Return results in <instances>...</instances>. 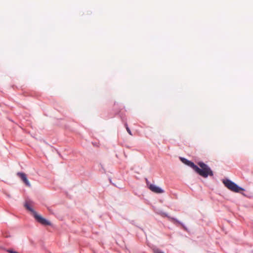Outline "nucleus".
Listing matches in <instances>:
<instances>
[{
	"instance_id": "obj_11",
	"label": "nucleus",
	"mask_w": 253,
	"mask_h": 253,
	"mask_svg": "<svg viewBox=\"0 0 253 253\" xmlns=\"http://www.w3.org/2000/svg\"><path fill=\"white\" fill-rule=\"evenodd\" d=\"M100 166H101V169L102 170V172L105 173L106 172L105 169L104 168V167H103L102 165L100 164Z\"/></svg>"
},
{
	"instance_id": "obj_1",
	"label": "nucleus",
	"mask_w": 253,
	"mask_h": 253,
	"mask_svg": "<svg viewBox=\"0 0 253 253\" xmlns=\"http://www.w3.org/2000/svg\"><path fill=\"white\" fill-rule=\"evenodd\" d=\"M181 161L186 165L192 168L194 171L200 176L207 178L208 176H213V173L211 169L203 162L198 163V166L196 165L193 162L190 161L187 159L183 157H180Z\"/></svg>"
},
{
	"instance_id": "obj_7",
	"label": "nucleus",
	"mask_w": 253,
	"mask_h": 253,
	"mask_svg": "<svg viewBox=\"0 0 253 253\" xmlns=\"http://www.w3.org/2000/svg\"><path fill=\"white\" fill-rule=\"evenodd\" d=\"M153 252L154 253H164V252L161 251L157 248H154L152 249Z\"/></svg>"
},
{
	"instance_id": "obj_2",
	"label": "nucleus",
	"mask_w": 253,
	"mask_h": 253,
	"mask_svg": "<svg viewBox=\"0 0 253 253\" xmlns=\"http://www.w3.org/2000/svg\"><path fill=\"white\" fill-rule=\"evenodd\" d=\"M25 207L30 211H31L36 220L43 225H51V222L42 217L40 215H39L37 212L30 206V204L28 202H26L24 205Z\"/></svg>"
},
{
	"instance_id": "obj_14",
	"label": "nucleus",
	"mask_w": 253,
	"mask_h": 253,
	"mask_svg": "<svg viewBox=\"0 0 253 253\" xmlns=\"http://www.w3.org/2000/svg\"><path fill=\"white\" fill-rule=\"evenodd\" d=\"M93 145H95L96 143H93Z\"/></svg>"
},
{
	"instance_id": "obj_8",
	"label": "nucleus",
	"mask_w": 253,
	"mask_h": 253,
	"mask_svg": "<svg viewBox=\"0 0 253 253\" xmlns=\"http://www.w3.org/2000/svg\"><path fill=\"white\" fill-rule=\"evenodd\" d=\"M125 126H126V130H127V131L128 132V133L129 134L132 135V134H131V131H130V129L129 128V127H128L127 125V124H126V123H125Z\"/></svg>"
},
{
	"instance_id": "obj_6",
	"label": "nucleus",
	"mask_w": 253,
	"mask_h": 253,
	"mask_svg": "<svg viewBox=\"0 0 253 253\" xmlns=\"http://www.w3.org/2000/svg\"><path fill=\"white\" fill-rule=\"evenodd\" d=\"M170 218L171 219V220L174 221L175 222H176L180 224L185 231H188L187 228L184 225V224L183 223L180 222L177 219L174 217H170Z\"/></svg>"
},
{
	"instance_id": "obj_10",
	"label": "nucleus",
	"mask_w": 253,
	"mask_h": 253,
	"mask_svg": "<svg viewBox=\"0 0 253 253\" xmlns=\"http://www.w3.org/2000/svg\"><path fill=\"white\" fill-rule=\"evenodd\" d=\"M7 252L9 253H18V252H16V251H14L12 250H7Z\"/></svg>"
},
{
	"instance_id": "obj_3",
	"label": "nucleus",
	"mask_w": 253,
	"mask_h": 253,
	"mask_svg": "<svg viewBox=\"0 0 253 253\" xmlns=\"http://www.w3.org/2000/svg\"><path fill=\"white\" fill-rule=\"evenodd\" d=\"M222 182L225 187L233 192L239 193L240 191H245L244 188L238 186L236 183L230 179H223Z\"/></svg>"
},
{
	"instance_id": "obj_12",
	"label": "nucleus",
	"mask_w": 253,
	"mask_h": 253,
	"mask_svg": "<svg viewBox=\"0 0 253 253\" xmlns=\"http://www.w3.org/2000/svg\"><path fill=\"white\" fill-rule=\"evenodd\" d=\"M165 215L169 218H170L169 216H168V214H165Z\"/></svg>"
},
{
	"instance_id": "obj_9",
	"label": "nucleus",
	"mask_w": 253,
	"mask_h": 253,
	"mask_svg": "<svg viewBox=\"0 0 253 253\" xmlns=\"http://www.w3.org/2000/svg\"><path fill=\"white\" fill-rule=\"evenodd\" d=\"M145 179L146 185H147V187L149 188V185H152V184L150 183V182L149 181V180H148V179L147 178H145Z\"/></svg>"
},
{
	"instance_id": "obj_13",
	"label": "nucleus",
	"mask_w": 253,
	"mask_h": 253,
	"mask_svg": "<svg viewBox=\"0 0 253 253\" xmlns=\"http://www.w3.org/2000/svg\"><path fill=\"white\" fill-rule=\"evenodd\" d=\"M93 145H95L96 143H93Z\"/></svg>"
},
{
	"instance_id": "obj_4",
	"label": "nucleus",
	"mask_w": 253,
	"mask_h": 253,
	"mask_svg": "<svg viewBox=\"0 0 253 253\" xmlns=\"http://www.w3.org/2000/svg\"><path fill=\"white\" fill-rule=\"evenodd\" d=\"M17 175L21 178L26 186L28 187L31 186V184L27 179L26 174L25 173L18 172L17 173Z\"/></svg>"
},
{
	"instance_id": "obj_5",
	"label": "nucleus",
	"mask_w": 253,
	"mask_h": 253,
	"mask_svg": "<svg viewBox=\"0 0 253 253\" xmlns=\"http://www.w3.org/2000/svg\"><path fill=\"white\" fill-rule=\"evenodd\" d=\"M148 188L151 191L155 193L161 194L164 193V190H163L161 188L154 184L150 185L149 187Z\"/></svg>"
}]
</instances>
